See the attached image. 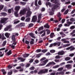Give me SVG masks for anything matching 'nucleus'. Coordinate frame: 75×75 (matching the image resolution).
Instances as JSON below:
<instances>
[{
	"instance_id": "obj_1",
	"label": "nucleus",
	"mask_w": 75,
	"mask_h": 75,
	"mask_svg": "<svg viewBox=\"0 0 75 75\" xmlns=\"http://www.w3.org/2000/svg\"><path fill=\"white\" fill-rule=\"evenodd\" d=\"M48 70L47 69L41 70L38 72V74L39 75L44 74H45V73H47L48 72Z\"/></svg>"
},
{
	"instance_id": "obj_2",
	"label": "nucleus",
	"mask_w": 75,
	"mask_h": 75,
	"mask_svg": "<svg viewBox=\"0 0 75 75\" xmlns=\"http://www.w3.org/2000/svg\"><path fill=\"white\" fill-rule=\"evenodd\" d=\"M8 19V18H3L0 21V23L1 24H3V23L6 24V21Z\"/></svg>"
},
{
	"instance_id": "obj_3",
	"label": "nucleus",
	"mask_w": 75,
	"mask_h": 75,
	"mask_svg": "<svg viewBox=\"0 0 75 75\" xmlns=\"http://www.w3.org/2000/svg\"><path fill=\"white\" fill-rule=\"evenodd\" d=\"M11 27H12V26L11 25H8V26H7V27L4 28V31H8V30L9 31H12L13 29L11 28Z\"/></svg>"
},
{
	"instance_id": "obj_4",
	"label": "nucleus",
	"mask_w": 75,
	"mask_h": 75,
	"mask_svg": "<svg viewBox=\"0 0 75 75\" xmlns=\"http://www.w3.org/2000/svg\"><path fill=\"white\" fill-rule=\"evenodd\" d=\"M31 14H32V12L30 11V9L29 8L28 11V12L26 16V17H31Z\"/></svg>"
},
{
	"instance_id": "obj_5",
	"label": "nucleus",
	"mask_w": 75,
	"mask_h": 75,
	"mask_svg": "<svg viewBox=\"0 0 75 75\" xmlns=\"http://www.w3.org/2000/svg\"><path fill=\"white\" fill-rule=\"evenodd\" d=\"M26 13V10L23 9L21 10L19 14L21 16H23L25 14V13Z\"/></svg>"
},
{
	"instance_id": "obj_6",
	"label": "nucleus",
	"mask_w": 75,
	"mask_h": 75,
	"mask_svg": "<svg viewBox=\"0 0 75 75\" xmlns=\"http://www.w3.org/2000/svg\"><path fill=\"white\" fill-rule=\"evenodd\" d=\"M65 23L64 24V26L65 27H69L71 24H72V22L68 21L66 23Z\"/></svg>"
},
{
	"instance_id": "obj_7",
	"label": "nucleus",
	"mask_w": 75,
	"mask_h": 75,
	"mask_svg": "<svg viewBox=\"0 0 75 75\" xmlns=\"http://www.w3.org/2000/svg\"><path fill=\"white\" fill-rule=\"evenodd\" d=\"M17 44V42H13L11 45H10L12 49H15L16 46L15 45Z\"/></svg>"
},
{
	"instance_id": "obj_8",
	"label": "nucleus",
	"mask_w": 75,
	"mask_h": 75,
	"mask_svg": "<svg viewBox=\"0 0 75 75\" xmlns=\"http://www.w3.org/2000/svg\"><path fill=\"white\" fill-rule=\"evenodd\" d=\"M20 67H22V68H21V69L19 70V71L20 72H23L24 70V68H23V67H24V66L25 65V64H23V63H22L21 64H20Z\"/></svg>"
},
{
	"instance_id": "obj_9",
	"label": "nucleus",
	"mask_w": 75,
	"mask_h": 75,
	"mask_svg": "<svg viewBox=\"0 0 75 75\" xmlns=\"http://www.w3.org/2000/svg\"><path fill=\"white\" fill-rule=\"evenodd\" d=\"M48 61V60L47 59H46L42 62L43 63L40 64H39L40 66H43L44 65H45L46 64L47 62Z\"/></svg>"
},
{
	"instance_id": "obj_10",
	"label": "nucleus",
	"mask_w": 75,
	"mask_h": 75,
	"mask_svg": "<svg viewBox=\"0 0 75 75\" xmlns=\"http://www.w3.org/2000/svg\"><path fill=\"white\" fill-rule=\"evenodd\" d=\"M37 20V17L36 16H33L32 19V21L33 22H35Z\"/></svg>"
},
{
	"instance_id": "obj_11",
	"label": "nucleus",
	"mask_w": 75,
	"mask_h": 75,
	"mask_svg": "<svg viewBox=\"0 0 75 75\" xmlns=\"http://www.w3.org/2000/svg\"><path fill=\"white\" fill-rule=\"evenodd\" d=\"M55 63L54 62H50L46 66V67H47L50 66V65H55Z\"/></svg>"
},
{
	"instance_id": "obj_12",
	"label": "nucleus",
	"mask_w": 75,
	"mask_h": 75,
	"mask_svg": "<svg viewBox=\"0 0 75 75\" xmlns=\"http://www.w3.org/2000/svg\"><path fill=\"white\" fill-rule=\"evenodd\" d=\"M65 53V52L63 50H62L58 52V55H63Z\"/></svg>"
},
{
	"instance_id": "obj_13",
	"label": "nucleus",
	"mask_w": 75,
	"mask_h": 75,
	"mask_svg": "<svg viewBox=\"0 0 75 75\" xmlns=\"http://www.w3.org/2000/svg\"><path fill=\"white\" fill-rule=\"evenodd\" d=\"M20 6H16L15 8V11H18L20 10Z\"/></svg>"
},
{
	"instance_id": "obj_14",
	"label": "nucleus",
	"mask_w": 75,
	"mask_h": 75,
	"mask_svg": "<svg viewBox=\"0 0 75 75\" xmlns=\"http://www.w3.org/2000/svg\"><path fill=\"white\" fill-rule=\"evenodd\" d=\"M11 39L13 42H15L16 40V38H15V35H13L11 37Z\"/></svg>"
},
{
	"instance_id": "obj_15",
	"label": "nucleus",
	"mask_w": 75,
	"mask_h": 75,
	"mask_svg": "<svg viewBox=\"0 0 75 75\" xmlns=\"http://www.w3.org/2000/svg\"><path fill=\"white\" fill-rule=\"evenodd\" d=\"M17 58L19 60H21V62H24V61L25 60V59L22 57H18V58Z\"/></svg>"
},
{
	"instance_id": "obj_16",
	"label": "nucleus",
	"mask_w": 75,
	"mask_h": 75,
	"mask_svg": "<svg viewBox=\"0 0 75 75\" xmlns=\"http://www.w3.org/2000/svg\"><path fill=\"white\" fill-rule=\"evenodd\" d=\"M46 6H49L50 7H52V4L50 3V2H47L46 3Z\"/></svg>"
},
{
	"instance_id": "obj_17",
	"label": "nucleus",
	"mask_w": 75,
	"mask_h": 75,
	"mask_svg": "<svg viewBox=\"0 0 75 75\" xmlns=\"http://www.w3.org/2000/svg\"><path fill=\"white\" fill-rule=\"evenodd\" d=\"M1 71L3 72V75H5L7 74V72L5 71V69H1Z\"/></svg>"
},
{
	"instance_id": "obj_18",
	"label": "nucleus",
	"mask_w": 75,
	"mask_h": 75,
	"mask_svg": "<svg viewBox=\"0 0 75 75\" xmlns=\"http://www.w3.org/2000/svg\"><path fill=\"white\" fill-rule=\"evenodd\" d=\"M59 34H60V35H62V38H64V37H65V36H66L65 34H64V33H63V32H60Z\"/></svg>"
},
{
	"instance_id": "obj_19",
	"label": "nucleus",
	"mask_w": 75,
	"mask_h": 75,
	"mask_svg": "<svg viewBox=\"0 0 75 75\" xmlns=\"http://www.w3.org/2000/svg\"><path fill=\"white\" fill-rule=\"evenodd\" d=\"M11 54H12V52L11 50H9V51L8 52H7L6 53L7 55L8 56L10 55H11Z\"/></svg>"
},
{
	"instance_id": "obj_20",
	"label": "nucleus",
	"mask_w": 75,
	"mask_h": 75,
	"mask_svg": "<svg viewBox=\"0 0 75 75\" xmlns=\"http://www.w3.org/2000/svg\"><path fill=\"white\" fill-rule=\"evenodd\" d=\"M10 35V34L7 33H5V36H6L7 38H9Z\"/></svg>"
},
{
	"instance_id": "obj_21",
	"label": "nucleus",
	"mask_w": 75,
	"mask_h": 75,
	"mask_svg": "<svg viewBox=\"0 0 75 75\" xmlns=\"http://www.w3.org/2000/svg\"><path fill=\"white\" fill-rule=\"evenodd\" d=\"M65 67L68 69L71 68V65L67 64L66 65Z\"/></svg>"
},
{
	"instance_id": "obj_22",
	"label": "nucleus",
	"mask_w": 75,
	"mask_h": 75,
	"mask_svg": "<svg viewBox=\"0 0 75 75\" xmlns=\"http://www.w3.org/2000/svg\"><path fill=\"white\" fill-rule=\"evenodd\" d=\"M59 7V6L58 5L56 4L54 5L53 6V8L54 10H56L57 9V8H58V7Z\"/></svg>"
},
{
	"instance_id": "obj_23",
	"label": "nucleus",
	"mask_w": 75,
	"mask_h": 75,
	"mask_svg": "<svg viewBox=\"0 0 75 75\" xmlns=\"http://www.w3.org/2000/svg\"><path fill=\"white\" fill-rule=\"evenodd\" d=\"M44 27L45 28H49L50 26L48 25V23H46L45 25H44Z\"/></svg>"
},
{
	"instance_id": "obj_24",
	"label": "nucleus",
	"mask_w": 75,
	"mask_h": 75,
	"mask_svg": "<svg viewBox=\"0 0 75 75\" xmlns=\"http://www.w3.org/2000/svg\"><path fill=\"white\" fill-rule=\"evenodd\" d=\"M43 29H44V27H43V26H42L38 28V31H40L41 30H42Z\"/></svg>"
},
{
	"instance_id": "obj_25",
	"label": "nucleus",
	"mask_w": 75,
	"mask_h": 75,
	"mask_svg": "<svg viewBox=\"0 0 75 75\" xmlns=\"http://www.w3.org/2000/svg\"><path fill=\"white\" fill-rule=\"evenodd\" d=\"M29 35H30V36H31V37H32V38H35V37L34 36V34H33V33H29Z\"/></svg>"
},
{
	"instance_id": "obj_26",
	"label": "nucleus",
	"mask_w": 75,
	"mask_h": 75,
	"mask_svg": "<svg viewBox=\"0 0 75 75\" xmlns=\"http://www.w3.org/2000/svg\"><path fill=\"white\" fill-rule=\"evenodd\" d=\"M27 2H20V4H21V5L22 6H25Z\"/></svg>"
},
{
	"instance_id": "obj_27",
	"label": "nucleus",
	"mask_w": 75,
	"mask_h": 75,
	"mask_svg": "<svg viewBox=\"0 0 75 75\" xmlns=\"http://www.w3.org/2000/svg\"><path fill=\"white\" fill-rule=\"evenodd\" d=\"M71 59V57H67L65 59V61H69Z\"/></svg>"
},
{
	"instance_id": "obj_28",
	"label": "nucleus",
	"mask_w": 75,
	"mask_h": 75,
	"mask_svg": "<svg viewBox=\"0 0 75 75\" xmlns=\"http://www.w3.org/2000/svg\"><path fill=\"white\" fill-rule=\"evenodd\" d=\"M70 47H72L70 48V51H72L75 50V48L73 47V46H70Z\"/></svg>"
},
{
	"instance_id": "obj_29",
	"label": "nucleus",
	"mask_w": 75,
	"mask_h": 75,
	"mask_svg": "<svg viewBox=\"0 0 75 75\" xmlns=\"http://www.w3.org/2000/svg\"><path fill=\"white\" fill-rule=\"evenodd\" d=\"M18 11H16L14 12V14L16 17H18V14H17V13H18Z\"/></svg>"
},
{
	"instance_id": "obj_30",
	"label": "nucleus",
	"mask_w": 75,
	"mask_h": 75,
	"mask_svg": "<svg viewBox=\"0 0 75 75\" xmlns=\"http://www.w3.org/2000/svg\"><path fill=\"white\" fill-rule=\"evenodd\" d=\"M70 45H71L70 44L64 45L63 46V47H69V46H70Z\"/></svg>"
},
{
	"instance_id": "obj_31",
	"label": "nucleus",
	"mask_w": 75,
	"mask_h": 75,
	"mask_svg": "<svg viewBox=\"0 0 75 75\" xmlns=\"http://www.w3.org/2000/svg\"><path fill=\"white\" fill-rule=\"evenodd\" d=\"M7 42L6 41H4L2 44V45L3 47H4V46H5V45H6V43Z\"/></svg>"
},
{
	"instance_id": "obj_32",
	"label": "nucleus",
	"mask_w": 75,
	"mask_h": 75,
	"mask_svg": "<svg viewBox=\"0 0 75 75\" xmlns=\"http://www.w3.org/2000/svg\"><path fill=\"white\" fill-rule=\"evenodd\" d=\"M8 74L9 75H12V74H13V71L12 70H11L8 73Z\"/></svg>"
},
{
	"instance_id": "obj_33",
	"label": "nucleus",
	"mask_w": 75,
	"mask_h": 75,
	"mask_svg": "<svg viewBox=\"0 0 75 75\" xmlns=\"http://www.w3.org/2000/svg\"><path fill=\"white\" fill-rule=\"evenodd\" d=\"M4 7V5H0V11Z\"/></svg>"
},
{
	"instance_id": "obj_34",
	"label": "nucleus",
	"mask_w": 75,
	"mask_h": 75,
	"mask_svg": "<svg viewBox=\"0 0 75 75\" xmlns=\"http://www.w3.org/2000/svg\"><path fill=\"white\" fill-rule=\"evenodd\" d=\"M65 19H63L62 20L61 22H60V23H62V24H64L65 23Z\"/></svg>"
},
{
	"instance_id": "obj_35",
	"label": "nucleus",
	"mask_w": 75,
	"mask_h": 75,
	"mask_svg": "<svg viewBox=\"0 0 75 75\" xmlns=\"http://www.w3.org/2000/svg\"><path fill=\"white\" fill-rule=\"evenodd\" d=\"M54 33H51L50 35V38H53V37H54Z\"/></svg>"
},
{
	"instance_id": "obj_36",
	"label": "nucleus",
	"mask_w": 75,
	"mask_h": 75,
	"mask_svg": "<svg viewBox=\"0 0 75 75\" xmlns=\"http://www.w3.org/2000/svg\"><path fill=\"white\" fill-rule=\"evenodd\" d=\"M34 25V24L30 23L29 25V27H30V28H31V27H32Z\"/></svg>"
},
{
	"instance_id": "obj_37",
	"label": "nucleus",
	"mask_w": 75,
	"mask_h": 75,
	"mask_svg": "<svg viewBox=\"0 0 75 75\" xmlns=\"http://www.w3.org/2000/svg\"><path fill=\"white\" fill-rule=\"evenodd\" d=\"M42 54H42V53L39 54L36 56V57L38 58H39V57H40L41 55H42Z\"/></svg>"
},
{
	"instance_id": "obj_38",
	"label": "nucleus",
	"mask_w": 75,
	"mask_h": 75,
	"mask_svg": "<svg viewBox=\"0 0 75 75\" xmlns=\"http://www.w3.org/2000/svg\"><path fill=\"white\" fill-rule=\"evenodd\" d=\"M8 68L9 69H10L13 68V66H11V64H10L8 66Z\"/></svg>"
},
{
	"instance_id": "obj_39",
	"label": "nucleus",
	"mask_w": 75,
	"mask_h": 75,
	"mask_svg": "<svg viewBox=\"0 0 75 75\" xmlns=\"http://www.w3.org/2000/svg\"><path fill=\"white\" fill-rule=\"evenodd\" d=\"M42 14L40 13L38 16V18H40V19H41V18H42Z\"/></svg>"
},
{
	"instance_id": "obj_40",
	"label": "nucleus",
	"mask_w": 75,
	"mask_h": 75,
	"mask_svg": "<svg viewBox=\"0 0 75 75\" xmlns=\"http://www.w3.org/2000/svg\"><path fill=\"white\" fill-rule=\"evenodd\" d=\"M46 31L47 32V34H50V30L47 29L46 30Z\"/></svg>"
},
{
	"instance_id": "obj_41",
	"label": "nucleus",
	"mask_w": 75,
	"mask_h": 75,
	"mask_svg": "<svg viewBox=\"0 0 75 75\" xmlns=\"http://www.w3.org/2000/svg\"><path fill=\"white\" fill-rule=\"evenodd\" d=\"M4 53L3 54L2 52L0 51V57H2L4 55Z\"/></svg>"
},
{
	"instance_id": "obj_42",
	"label": "nucleus",
	"mask_w": 75,
	"mask_h": 75,
	"mask_svg": "<svg viewBox=\"0 0 75 75\" xmlns=\"http://www.w3.org/2000/svg\"><path fill=\"white\" fill-rule=\"evenodd\" d=\"M2 37L1 38V39H2V40H5V39H6V38H5V37H4V34H2Z\"/></svg>"
},
{
	"instance_id": "obj_43",
	"label": "nucleus",
	"mask_w": 75,
	"mask_h": 75,
	"mask_svg": "<svg viewBox=\"0 0 75 75\" xmlns=\"http://www.w3.org/2000/svg\"><path fill=\"white\" fill-rule=\"evenodd\" d=\"M1 14H2L3 16H4V17L6 16H7V13H1Z\"/></svg>"
},
{
	"instance_id": "obj_44",
	"label": "nucleus",
	"mask_w": 75,
	"mask_h": 75,
	"mask_svg": "<svg viewBox=\"0 0 75 75\" xmlns=\"http://www.w3.org/2000/svg\"><path fill=\"white\" fill-rule=\"evenodd\" d=\"M61 16V14L60 12H58L57 13V17H59Z\"/></svg>"
},
{
	"instance_id": "obj_45",
	"label": "nucleus",
	"mask_w": 75,
	"mask_h": 75,
	"mask_svg": "<svg viewBox=\"0 0 75 75\" xmlns=\"http://www.w3.org/2000/svg\"><path fill=\"white\" fill-rule=\"evenodd\" d=\"M61 43L60 42H56L57 45L58 47H59V46H60V45H61Z\"/></svg>"
},
{
	"instance_id": "obj_46",
	"label": "nucleus",
	"mask_w": 75,
	"mask_h": 75,
	"mask_svg": "<svg viewBox=\"0 0 75 75\" xmlns=\"http://www.w3.org/2000/svg\"><path fill=\"white\" fill-rule=\"evenodd\" d=\"M69 11V10H66L64 13V14H65V15H66V14H67Z\"/></svg>"
},
{
	"instance_id": "obj_47",
	"label": "nucleus",
	"mask_w": 75,
	"mask_h": 75,
	"mask_svg": "<svg viewBox=\"0 0 75 75\" xmlns=\"http://www.w3.org/2000/svg\"><path fill=\"white\" fill-rule=\"evenodd\" d=\"M25 23H22L20 24V26H25Z\"/></svg>"
},
{
	"instance_id": "obj_48",
	"label": "nucleus",
	"mask_w": 75,
	"mask_h": 75,
	"mask_svg": "<svg viewBox=\"0 0 75 75\" xmlns=\"http://www.w3.org/2000/svg\"><path fill=\"white\" fill-rule=\"evenodd\" d=\"M47 51V50H42L41 52H43V53H45Z\"/></svg>"
},
{
	"instance_id": "obj_49",
	"label": "nucleus",
	"mask_w": 75,
	"mask_h": 75,
	"mask_svg": "<svg viewBox=\"0 0 75 75\" xmlns=\"http://www.w3.org/2000/svg\"><path fill=\"white\" fill-rule=\"evenodd\" d=\"M49 14L50 16H52L54 14V12L52 11H50L49 12Z\"/></svg>"
},
{
	"instance_id": "obj_50",
	"label": "nucleus",
	"mask_w": 75,
	"mask_h": 75,
	"mask_svg": "<svg viewBox=\"0 0 75 75\" xmlns=\"http://www.w3.org/2000/svg\"><path fill=\"white\" fill-rule=\"evenodd\" d=\"M29 56V54H25L24 58H26V57H28Z\"/></svg>"
},
{
	"instance_id": "obj_51",
	"label": "nucleus",
	"mask_w": 75,
	"mask_h": 75,
	"mask_svg": "<svg viewBox=\"0 0 75 75\" xmlns=\"http://www.w3.org/2000/svg\"><path fill=\"white\" fill-rule=\"evenodd\" d=\"M50 52L51 53H54L55 52V51L54 50H50Z\"/></svg>"
},
{
	"instance_id": "obj_52",
	"label": "nucleus",
	"mask_w": 75,
	"mask_h": 75,
	"mask_svg": "<svg viewBox=\"0 0 75 75\" xmlns=\"http://www.w3.org/2000/svg\"><path fill=\"white\" fill-rule=\"evenodd\" d=\"M64 69V68L62 67V68H60L58 69V71H62V70Z\"/></svg>"
},
{
	"instance_id": "obj_53",
	"label": "nucleus",
	"mask_w": 75,
	"mask_h": 75,
	"mask_svg": "<svg viewBox=\"0 0 75 75\" xmlns=\"http://www.w3.org/2000/svg\"><path fill=\"white\" fill-rule=\"evenodd\" d=\"M41 51V49H38L36 50V52H40Z\"/></svg>"
},
{
	"instance_id": "obj_54",
	"label": "nucleus",
	"mask_w": 75,
	"mask_h": 75,
	"mask_svg": "<svg viewBox=\"0 0 75 75\" xmlns=\"http://www.w3.org/2000/svg\"><path fill=\"white\" fill-rule=\"evenodd\" d=\"M25 21L27 22H28V21H30V18H29L27 19H26L25 20Z\"/></svg>"
},
{
	"instance_id": "obj_55",
	"label": "nucleus",
	"mask_w": 75,
	"mask_h": 75,
	"mask_svg": "<svg viewBox=\"0 0 75 75\" xmlns=\"http://www.w3.org/2000/svg\"><path fill=\"white\" fill-rule=\"evenodd\" d=\"M74 55H75V54H74V53H71L69 55V57H72L74 56Z\"/></svg>"
},
{
	"instance_id": "obj_56",
	"label": "nucleus",
	"mask_w": 75,
	"mask_h": 75,
	"mask_svg": "<svg viewBox=\"0 0 75 75\" xmlns=\"http://www.w3.org/2000/svg\"><path fill=\"white\" fill-rule=\"evenodd\" d=\"M56 59H59L60 58V57L59 55H57L55 57Z\"/></svg>"
},
{
	"instance_id": "obj_57",
	"label": "nucleus",
	"mask_w": 75,
	"mask_h": 75,
	"mask_svg": "<svg viewBox=\"0 0 75 75\" xmlns=\"http://www.w3.org/2000/svg\"><path fill=\"white\" fill-rule=\"evenodd\" d=\"M45 32V30H43L40 32V34H42L43 33H44Z\"/></svg>"
},
{
	"instance_id": "obj_58",
	"label": "nucleus",
	"mask_w": 75,
	"mask_h": 75,
	"mask_svg": "<svg viewBox=\"0 0 75 75\" xmlns=\"http://www.w3.org/2000/svg\"><path fill=\"white\" fill-rule=\"evenodd\" d=\"M3 27V25H2V24L0 23V30H1L2 29V27Z\"/></svg>"
},
{
	"instance_id": "obj_59",
	"label": "nucleus",
	"mask_w": 75,
	"mask_h": 75,
	"mask_svg": "<svg viewBox=\"0 0 75 75\" xmlns=\"http://www.w3.org/2000/svg\"><path fill=\"white\" fill-rule=\"evenodd\" d=\"M59 67V65H56L54 67H53V68H57Z\"/></svg>"
},
{
	"instance_id": "obj_60",
	"label": "nucleus",
	"mask_w": 75,
	"mask_h": 75,
	"mask_svg": "<svg viewBox=\"0 0 75 75\" xmlns=\"http://www.w3.org/2000/svg\"><path fill=\"white\" fill-rule=\"evenodd\" d=\"M70 21L71 22H74V18H71L70 19Z\"/></svg>"
},
{
	"instance_id": "obj_61",
	"label": "nucleus",
	"mask_w": 75,
	"mask_h": 75,
	"mask_svg": "<svg viewBox=\"0 0 75 75\" xmlns=\"http://www.w3.org/2000/svg\"><path fill=\"white\" fill-rule=\"evenodd\" d=\"M46 59V58L45 57H43L42 59H40V61H44V60H45Z\"/></svg>"
},
{
	"instance_id": "obj_62",
	"label": "nucleus",
	"mask_w": 75,
	"mask_h": 75,
	"mask_svg": "<svg viewBox=\"0 0 75 75\" xmlns=\"http://www.w3.org/2000/svg\"><path fill=\"white\" fill-rule=\"evenodd\" d=\"M30 65V63H28L26 65V68H28V67H29Z\"/></svg>"
},
{
	"instance_id": "obj_63",
	"label": "nucleus",
	"mask_w": 75,
	"mask_h": 75,
	"mask_svg": "<svg viewBox=\"0 0 75 75\" xmlns=\"http://www.w3.org/2000/svg\"><path fill=\"white\" fill-rule=\"evenodd\" d=\"M8 13H11V9H8Z\"/></svg>"
},
{
	"instance_id": "obj_64",
	"label": "nucleus",
	"mask_w": 75,
	"mask_h": 75,
	"mask_svg": "<svg viewBox=\"0 0 75 75\" xmlns=\"http://www.w3.org/2000/svg\"><path fill=\"white\" fill-rule=\"evenodd\" d=\"M74 28H75V26H72L70 27V29H74Z\"/></svg>"
}]
</instances>
